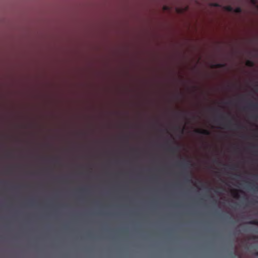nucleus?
Masks as SVG:
<instances>
[{
	"instance_id": "obj_1",
	"label": "nucleus",
	"mask_w": 258,
	"mask_h": 258,
	"mask_svg": "<svg viewBox=\"0 0 258 258\" xmlns=\"http://www.w3.org/2000/svg\"><path fill=\"white\" fill-rule=\"evenodd\" d=\"M195 132L198 134H202L204 135H210V132L208 130L206 129H196L195 130Z\"/></svg>"
},
{
	"instance_id": "obj_2",
	"label": "nucleus",
	"mask_w": 258,
	"mask_h": 258,
	"mask_svg": "<svg viewBox=\"0 0 258 258\" xmlns=\"http://www.w3.org/2000/svg\"><path fill=\"white\" fill-rule=\"evenodd\" d=\"M245 188L253 191H256L258 188L257 186L253 185L251 183H249L248 184H246L245 186Z\"/></svg>"
},
{
	"instance_id": "obj_3",
	"label": "nucleus",
	"mask_w": 258,
	"mask_h": 258,
	"mask_svg": "<svg viewBox=\"0 0 258 258\" xmlns=\"http://www.w3.org/2000/svg\"><path fill=\"white\" fill-rule=\"evenodd\" d=\"M179 150V147L178 146L176 147H170L169 150L172 153H175Z\"/></svg>"
},
{
	"instance_id": "obj_4",
	"label": "nucleus",
	"mask_w": 258,
	"mask_h": 258,
	"mask_svg": "<svg viewBox=\"0 0 258 258\" xmlns=\"http://www.w3.org/2000/svg\"><path fill=\"white\" fill-rule=\"evenodd\" d=\"M248 107L253 109H256L258 108V104L257 103H251Z\"/></svg>"
},
{
	"instance_id": "obj_5",
	"label": "nucleus",
	"mask_w": 258,
	"mask_h": 258,
	"mask_svg": "<svg viewBox=\"0 0 258 258\" xmlns=\"http://www.w3.org/2000/svg\"><path fill=\"white\" fill-rule=\"evenodd\" d=\"M245 65L249 67H253L254 66V63L252 60H247L245 62Z\"/></svg>"
},
{
	"instance_id": "obj_6",
	"label": "nucleus",
	"mask_w": 258,
	"mask_h": 258,
	"mask_svg": "<svg viewBox=\"0 0 258 258\" xmlns=\"http://www.w3.org/2000/svg\"><path fill=\"white\" fill-rule=\"evenodd\" d=\"M226 64L225 63H216L214 65H213V68H222L225 67Z\"/></svg>"
},
{
	"instance_id": "obj_7",
	"label": "nucleus",
	"mask_w": 258,
	"mask_h": 258,
	"mask_svg": "<svg viewBox=\"0 0 258 258\" xmlns=\"http://www.w3.org/2000/svg\"><path fill=\"white\" fill-rule=\"evenodd\" d=\"M224 9L228 12H232L234 8L230 6H227L224 7Z\"/></svg>"
},
{
	"instance_id": "obj_8",
	"label": "nucleus",
	"mask_w": 258,
	"mask_h": 258,
	"mask_svg": "<svg viewBox=\"0 0 258 258\" xmlns=\"http://www.w3.org/2000/svg\"><path fill=\"white\" fill-rule=\"evenodd\" d=\"M233 12L236 13H240L242 12V9L240 7H237L235 9H234Z\"/></svg>"
},
{
	"instance_id": "obj_9",
	"label": "nucleus",
	"mask_w": 258,
	"mask_h": 258,
	"mask_svg": "<svg viewBox=\"0 0 258 258\" xmlns=\"http://www.w3.org/2000/svg\"><path fill=\"white\" fill-rule=\"evenodd\" d=\"M248 224H252L258 226V221L256 220H252L248 222Z\"/></svg>"
},
{
	"instance_id": "obj_10",
	"label": "nucleus",
	"mask_w": 258,
	"mask_h": 258,
	"mask_svg": "<svg viewBox=\"0 0 258 258\" xmlns=\"http://www.w3.org/2000/svg\"><path fill=\"white\" fill-rule=\"evenodd\" d=\"M230 124H231V122L230 121L225 124L221 123V125H223L226 128H229V125H230Z\"/></svg>"
},
{
	"instance_id": "obj_11",
	"label": "nucleus",
	"mask_w": 258,
	"mask_h": 258,
	"mask_svg": "<svg viewBox=\"0 0 258 258\" xmlns=\"http://www.w3.org/2000/svg\"><path fill=\"white\" fill-rule=\"evenodd\" d=\"M233 196L234 198L238 199L239 198V195L237 192H234L233 193Z\"/></svg>"
},
{
	"instance_id": "obj_12",
	"label": "nucleus",
	"mask_w": 258,
	"mask_h": 258,
	"mask_svg": "<svg viewBox=\"0 0 258 258\" xmlns=\"http://www.w3.org/2000/svg\"><path fill=\"white\" fill-rule=\"evenodd\" d=\"M234 125L235 126H236L237 128H242V126L241 125H240L239 124H234Z\"/></svg>"
},
{
	"instance_id": "obj_13",
	"label": "nucleus",
	"mask_w": 258,
	"mask_h": 258,
	"mask_svg": "<svg viewBox=\"0 0 258 258\" xmlns=\"http://www.w3.org/2000/svg\"><path fill=\"white\" fill-rule=\"evenodd\" d=\"M212 6L214 7H219V5L217 3H213L212 4Z\"/></svg>"
},
{
	"instance_id": "obj_14",
	"label": "nucleus",
	"mask_w": 258,
	"mask_h": 258,
	"mask_svg": "<svg viewBox=\"0 0 258 258\" xmlns=\"http://www.w3.org/2000/svg\"><path fill=\"white\" fill-rule=\"evenodd\" d=\"M252 4L255 5L256 3V0H250Z\"/></svg>"
},
{
	"instance_id": "obj_15",
	"label": "nucleus",
	"mask_w": 258,
	"mask_h": 258,
	"mask_svg": "<svg viewBox=\"0 0 258 258\" xmlns=\"http://www.w3.org/2000/svg\"><path fill=\"white\" fill-rule=\"evenodd\" d=\"M163 9L164 10H168L169 8L168 6H164Z\"/></svg>"
},
{
	"instance_id": "obj_16",
	"label": "nucleus",
	"mask_w": 258,
	"mask_h": 258,
	"mask_svg": "<svg viewBox=\"0 0 258 258\" xmlns=\"http://www.w3.org/2000/svg\"><path fill=\"white\" fill-rule=\"evenodd\" d=\"M177 114L178 115H180V116H183L184 115V114L183 112H179V113H177Z\"/></svg>"
},
{
	"instance_id": "obj_17",
	"label": "nucleus",
	"mask_w": 258,
	"mask_h": 258,
	"mask_svg": "<svg viewBox=\"0 0 258 258\" xmlns=\"http://www.w3.org/2000/svg\"><path fill=\"white\" fill-rule=\"evenodd\" d=\"M189 163H190V162L188 161L187 163H186V164H184V166L185 167H188V165H189Z\"/></svg>"
},
{
	"instance_id": "obj_18",
	"label": "nucleus",
	"mask_w": 258,
	"mask_h": 258,
	"mask_svg": "<svg viewBox=\"0 0 258 258\" xmlns=\"http://www.w3.org/2000/svg\"><path fill=\"white\" fill-rule=\"evenodd\" d=\"M187 181L189 182H192V180L191 178L187 179Z\"/></svg>"
},
{
	"instance_id": "obj_19",
	"label": "nucleus",
	"mask_w": 258,
	"mask_h": 258,
	"mask_svg": "<svg viewBox=\"0 0 258 258\" xmlns=\"http://www.w3.org/2000/svg\"><path fill=\"white\" fill-rule=\"evenodd\" d=\"M214 163H220V162L218 160H216V159H215V160H214Z\"/></svg>"
},
{
	"instance_id": "obj_20",
	"label": "nucleus",
	"mask_w": 258,
	"mask_h": 258,
	"mask_svg": "<svg viewBox=\"0 0 258 258\" xmlns=\"http://www.w3.org/2000/svg\"><path fill=\"white\" fill-rule=\"evenodd\" d=\"M235 176H236V177H240V175L235 174Z\"/></svg>"
},
{
	"instance_id": "obj_21",
	"label": "nucleus",
	"mask_w": 258,
	"mask_h": 258,
	"mask_svg": "<svg viewBox=\"0 0 258 258\" xmlns=\"http://www.w3.org/2000/svg\"><path fill=\"white\" fill-rule=\"evenodd\" d=\"M220 117V118H221V119H224V118H225V117H224V116H223V115H221Z\"/></svg>"
},
{
	"instance_id": "obj_22",
	"label": "nucleus",
	"mask_w": 258,
	"mask_h": 258,
	"mask_svg": "<svg viewBox=\"0 0 258 258\" xmlns=\"http://www.w3.org/2000/svg\"><path fill=\"white\" fill-rule=\"evenodd\" d=\"M254 255L256 256H258V251L254 253Z\"/></svg>"
},
{
	"instance_id": "obj_23",
	"label": "nucleus",
	"mask_w": 258,
	"mask_h": 258,
	"mask_svg": "<svg viewBox=\"0 0 258 258\" xmlns=\"http://www.w3.org/2000/svg\"><path fill=\"white\" fill-rule=\"evenodd\" d=\"M232 255H233V256H234V255H235V253H234V252H233V253H232Z\"/></svg>"
},
{
	"instance_id": "obj_24",
	"label": "nucleus",
	"mask_w": 258,
	"mask_h": 258,
	"mask_svg": "<svg viewBox=\"0 0 258 258\" xmlns=\"http://www.w3.org/2000/svg\"><path fill=\"white\" fill-rule=\"evenodd\" d=\"M256 152H257V153H258V151H256Z\"/></svg>"
}]
</instances>
